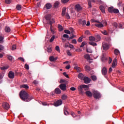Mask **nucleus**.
Masks as SVG:
<instances>
[{"label":"nucleus","instance_id":"f257e3e1","mask_svg":"<svg viewBox=\"0 0 124 124\" xmlns=\"http://www.w3.org/2000/svg\"><path fill=\"white\" fill-rule=\"evenodd\" d=\"M19 96L20 98L25 102H29L33 99V97L30 95L25 91H21L19 93Z\"/></svg>","mask_w":124,"mask_h":124},{"label":"nucleus","instance_id":"f03ea898","mask_svg":"<svg viewBox=\"0 0 124 124\" xmlns=\"http://www.w3.org/2000/svg\"><path fill=\"white\" fill-rule=\"evenodd\" d=\"M45 18L47 21V24L49 25L53 24L55 23V20L54 19H51V15L49 14L45 16Z\"/></svg>","mask_w":124,"mask_h":124},{"label":"nucleus","instance_id":"7ed1b4c3","mask_svg":"<svg viewBox=\"0 0 124 124\" xmlns=\"http://www.w3.org/2000/svg\"><path fill=\"white\" fill-rule=\"evenodd\" d=\"M93 95L95 99H99L101 97V93L97 90L93 89L92 90Z\"/></svg>","mask_w":124,"mask_h":124},{"label":"nucleus","instance_id":"20e7f679","mask_svg":"<svg viewBox=\"0 0 124 124\" xmlns=\"http://www.w3.org/2000/svg\"><path fill=\"white\" fill-rule=\"evenodd\" d=\"M85 87H89V86L86 85H82L78 87V91L79 92L80 94H85V92L83 91V88Z\"/></svg>","mask_w":124,"mask_h":124},{"label":"nucleus","instance_id":"39448f33","mask_svg":"<svg viewBox=\"0 0 124 124\" xmlns=\"http://www.w3.org/2000/svg\"><path fill=\"white\" fill-rule=\"evenodd\" d=\"M102 46H103V49H104V50H108L109 48V45L105 43H103Z\"/></svg>","mask_w":124,"mask_h":124},{"label":"nucleus","instance_id":"423d86ee","mask_svg":"<svg viewBox=\"0 0 124 124\" xmlns=\"http://www.w3.org/2000/svg\"><path fill=\"white\" fill-rule=\"evenodd\" d=\"M2 107L6 110H8L10 108V106L9 104L7 102H4L2 103Z\"/></svg>","mask_w":124,"mask_h":124},{"label":"nucleus","instance_id":"0eeeda50","mask_svg":"<svg viewBox=\"0 0 124 124\" xmlns=\"http://www.w3.org/2000/svg\"><path fill=\"white\" fill-rule=\"evenodd\" d=\"M62 103V100H59L57 101L55 103H54V106H56V107H57L58 106H60V105H61Z\"/></svg>","mask_w":124,"mask_h":124},{"label":"nucleus","instance_id":"6e6552de","mask_svg":"<svg viewBox=\"0 0 124 124\" xmlns=\"http://www.w3.org/2000/svg\"><path fill=\"white\" fill-rule=\"evenodd\" d=\"M78 23L79 25H82L83 26L86 24V21L85 20H82L81 19H78Z\"/></svg>","mask_w":124,"mask_h":124},{"label":"nucleus","instance_id":"1a4fd4ad","mask_svg":"<svg viewBox=\"0 0 124 124\" xmlns=\"http://www.w3.org/2000/svg\"><path fill=\"white\" fill-rule=\"evenodd\" d=\"M8 77L11 79H13L15 78V73L12 71H10L8 73Z\"/></svg>","mask_w":124,"mask_h":124},{"label":"nucleus","instance_id":"9d476101","mask_svg":"<svg viewBox=\"0 0 124 124\" xmlns=\"http://www.w3.org/2000/svg\"><path fill=\"white\" fill-rule=\"evenodd\" d=\"M59 87L60 89L63 91L66 90V86L65 84H61L60 85Z\"/></svg>","mask_w":124,"mask_h":124},{"label":"nucleus","instance_id":"9b49d317","mask_svg":"<svg viewBox=\"0 0 124 124\" xmlns=\"http://www.w3.org/2000/svg\"><path fill=\"white\" fill-rule=\"evenodd\" d=\"M68 109V108L67 106H65L64 107L63 112H64V115H65L66 116H67V115H69V112L67 111Z\"/></svg>","mask_w":124,"mask_h":124},{"label":"nucleus","instance_id":"f8f14e48","mask_svg":"<svg viewBox=\"0 0 124 124\" xmlns=\"http://www.w3.org/2000/svg\"><path fill=\"white\" fill-rule=\"evenodd\" d=\"M96 1H97V0H89L88 5L89 6V8H91V7H92V2H93V3H95Z\"/></svg>","mask_w":124,"mask_h":124},{"label":"nucleus","instance_id":"ddd939ff","mask_svg":"<svg viewBox=\"0 0 124 124\" xmlns=\"http://www.w3.org/2000/svg\"><path fill=\"white\" fill-rule=\"evenodd\" d=\"M83 80H84V83L86 84L90 83L91 81V79L88 77H85Z\"/></svg>","mask_w":124,"mask_h":124},{"label":"nucleus","instance_id":"4468645a","mask_svg":"<svg viewBox=\"0 0 124 124\" xmlns=\"http://www.w3.org/2000/svg\"><path fill=\"white\" fill-rule=\"evenodd\" d=\"M81 9H82V8L81 7L79 4H78L75 6V10L78 12L80 11Z\"/></svg>","mask_w":124,"mask_h":124},{"label":"nucleus","instance_id":"2eb2a0df","mask_svg":"<svg viewBox=\"0 0 124 124\" xmlns=\"http://www.w3.org/2000/svg\"><path fill=\"white\" fill-rule=\"evenodd\" d=\"M95 26H96L99 28H101L104 27V25L102 23H101L99 21V22H98V23L95 24Z\"/></svg>","mask_w":124,"mask_h":124},{"label":"nucleus","instance_id":"dca6fc26","mask_svg":"<svg viewBox=\"0 0 124 124\" xmlns=\"http://www.w3.org/2000/svg\"><path fill=\"white\" fill-rule=\"evenodd\" d=\"M102 74L105 76L107 74V70L106 68L104 67L102 69Z\"/></svg>","mask_w":124,"mask_h":124},{"label":"nucleus","instance_id":"f3484780","mask_svg":"<svg viewBox=\"0 0 124 124\" xmlns=\"http://www.w3.org/2000/svg\"><path fill=\"white\" fill-rule=\"evenodd\" d=\"M45 6H46V9L49 10V9H51L52 7V5L51 4V3H47L45 5Z\"/></svg>","mask_w":124,"mask_h":124},{"label":"nucleus","instance_id":"a211bd4d","mask_svg":"<svg viewBox=\"0 0 124 124\" xmlns=\"http://www.w3.org/2000/svg\"><path fill=\"white\" fill-rule=\"evenodd\" d=\"M86 94L90 97H91L93 95V93H92L90 91H86L85 93Z\"/></svg>","mask_w":124,"mask_h":124},{"label":"nucleus","instance_id":"6ab92c4d","mask_svg":"<svg viewBox=\"0 0 124 124\" xmlns=\"http://www.w3.org/2000/svg\"><path fill=\"white\" fill-rule=\"evenodd\" d=\"M78 78L81 80H83L85 77L83 74L80 73L78 75Z\"/></svg>","mask_w":124,"mask_h":124},{"label":"nucleus","instance_id":"aec40b11","mask_svg":"<svg viewBox=\"0 0 124 124\" xmlns=\"http://www.w3.org/2000/svg\"><path fill=\"white\" fill-rule=\"evenodd\" d=\"M113 11H114V7H110L109 8H108V12L109 13H113Z\"/></svg>","mask_w":124,"mask_h":124},{"label":"nucleus","instance_id":"412c9836","mask_svg":"<svg viewBox=\"0 0 124 124\" xmlns=\"http://www.w3.org/2000/svg\"><path fill=\"white\" fill-rule=\"evenodd\" d=\"M4 30L7 33H9L11 31V29L9 27H5Z\"/></svg>","mask_w":124,"mask_h":124},{"label":"nucleus","instance_id":"4be33fe9","mask_svg":"<svg viewBox=\"0 0 124 124\" xmlns=\"http://www.w3.org/2000/svg\"><path fill=\"white\" fill-rule=\"evenodd\" d=\"M20 88H24L26 89H28L29 88V86L27 84H23L20 86Z\"/></svg>","mask_w":124,"mask_h":124},{"label":"nucleus","instance_id":"5701e85b","mask_svg":"<svg viewBox=\"0 0 124 124\" xmlns=\"http://www.w3.org/2000/svg\"><path fill=\"white\" fill-rule=\"evenodd\" d=\"M100 10H101V12H102L103 14L105 13V7L103 6H100Z\"/></svg>","mask_w":124,"mask_h":124},{"label":"nucleus","instance_id":"b1692460","mask_svg":"<svg viewBox=\"0 0 124 124\" xmlns=\"http://www.w3.org/2000/svg\"><path fill=\"white\" fill-rule=\"evenodd\" d=\"M55 93L56 94H60L61 93V91L59 88H56L55 89Z\"/></svg>","mask_w":124,"mask_h":124},{"label":"nucleus","instance_id":"393cba45","mask_svg":"<svg viewBox=\"0 0 124 124\" xmlns=\"http://www.w3.org/2000/svg\"><path fill=\"white\" fill-rule=\"evenodd\" d=\"M47 51L48 53H51L52 51V49H51V45H49L47 47Z\"/></svg>","mask_w":124,"mask_h":124},{"label":"nucleus","instance_id":"a878e982","mask_svg":"<svg viewBox=\"0 0 124 124\" xmlns=\"http://www.w3.org/2000/svg\"><path fill=\"white\" fill-rule=\"evenodd\" d=\"M16 8L17 11H21L22 10V6L20 4H17L16 6Z\"/></svg>","mask_w":124,"mask_h":124},{"label":"nucleus","instance_id":"bb28decb","mask_svg":"<svg viewBox=\"0 0 124 124\" xmlns=\"http://www.w3.org/2000/svg\"><path fill=\"white\" fill-rule=\"evenodd\" d=\"M66 8L65 7H63L62 8V16H64L65 15V12H66Z\"/></svg>","mask_w":124,"mask_h":124},{"label":"nucleus","instance_id":"cd10ccee","mask_svg":"<svg viewBox=\"0 0 124 124\" xmlns=\"http://www.w3.org/2000/svg\"><path fill=\"white\" fill-rule=\"evenodd\" d=\"M114 53V55L117 56L120 54V51L118 49H115Z\"/></svg>","mask_w":124,"mask_h":124},{"label":"nucleus","instance_id":"c85d7f7f","mask_svg":"<svg viewBox=\"0 0 124 124\" xmlns=\"http://www.w3.org/2000/svg\"><path fill=\"white\" fill-rule=\"evenodd\" d=\"M89 40L91 41V42L95 41V38L93 36H90Z\"/></svg>","mask_w":124,"mask_h":124},{"label":"nucleus","instance_id":"c756f323","mask_svg":"<svg viewBox=\"0 0 124 124\" xmlns=\"http://www.w3.org/2000/svg\"><path fill=\"white\" fill-rule=\"evenodd\" d=\"M89 44L93 46H97V44H96V43L91 41L89 42Z\"/></svg>","mask_w":124,"mask_h":124},{"label":"nucleus","instance_id":"7c9ffc66","mask_svg":"<svg viewBox=\"0 0 124 124\" xmlns=\"http://www.w3.org/2000/svg\"><path fill=\"white\" fill-rule=\"evenodd\" d=\"M58 27L59 31L61 32L63 31V28L62 27V25L59 24Z\"/></svg>","mask_w":124,"mask_h":124},{"label":"nucleus","instance_id":"2f4dec72","mask_svg":"<svg viewBox=\"0 0 124 124\" xmlns=\"http://www.w3.org/2000/svg\"><path fill=\"white\" fill-rule=\"evenodd\" d=\"M74 69L77 70L78 73L81 72L80 68L79 67H78V66L75 67Z\"/></svg>","mask_w":124,"mask_h":124},{"label":"nucleus","instance_id":"473e14b6","mask_svg":"<svg viewBox=\"0 0 124 124\" xmlns=\"http://www.w3.org/2000/svg\"><path fill=\"white\" fill-rule=\"evenodd\" d=\"M59 5V2L58 1H56L55 3H54V7L55 8H56L57 7H58Z\"/></svg>","mask_w":124,"mask_h":124},{"label":"nucleus","instance_id":"72a5a7b5","mask_svg":"<svg viewBox=\"0 0 124 124\" xmlns=\"http://www.w3.org/2000/svg\"><path fill=\"white\" fill-rule=\"evenodd\" d=\"M84 58L86 59H87V60H90L91 57L89 55V54H85L84 55Z\"/></svg>","mask_w":124,"mask_h":124},{"label":"nucleus","instance_id":"f704fd0d","mask_svg":"<svg viewBox=\"0 0 124 124\" xmlns=\"http://www.w3.org/2000/svg\"><path fill=\"white\" fill-rule=\"evenodd\" d=\"M7 58L10 61H12L13 58V56H11V55H7Z\"/></svg>","mask_w":124,"mask_h":124},{"label":"nucleus","instance_id":"c9c22d12","mask_svg":"<svg viewBox=\"0 0 124 124\" xmlns=\"http://www.w3.org/2000/svg\"><path fill=\"white\" fill-rule=\"evenodd\" d=\"M119 13V10L117 9H114L113 13L118 14Z\"/></svg>","mask_w":124,"mask_h":124},{"label":"nucleus","instance_id":"e433bc0d","mask_svg":"<svg viewBox=\"0 0 124 124\" xmlns=\"http://www.w3.org/2000/svg\"><path fill=\"white\" fill-rule=\"evenodd\" d=\"M49 61L50 62H53L54 61H56L55 58H54V57H53V56H50V57L49 58Z\"/></svg>","mask_w":124,"mask_h":124},{"label":"nucleus","instance_id":"4c0bfd02","mask_svg":"<svg viewBox=\"0 0 124 124\" xmlns=\"http://www.w3.org/2000/svg\"><path fill=\"white\" fill-rule=\"evenodd\" d=\"M67 96L66 94H63L62 96V100H65L67 99Z\"/></svg>","mask_w":124,"mask_h":124},{"label":"nucleus","instance_id":"58836bf2","mask_svg":"<svg viewBox=\"0 0 124 124\" xmlns=\"http://www.w3.org/2000/svg\"><path fill=\"white\" fill-rule=\"evenodd\" d=\"M112 25H113V26L115 29H117V27H118V26L117 23H116V22H114V23L112 24Z\"/></svg>","mask_w":124,"mask_h":124},{"label":"nucleus","instance_id":"ea45409f","mask_svg":"<svg viewBox=\"0 0 124 124\" xmlns=\"http://www.w3.org/2000/svg\"><path fill=\"white\" fill-rule=\"evenodd\" d=\"M123 5V2L122 1H119V2L117 3V6L119 7H120V6H122Z\"/></svg>","mask_w":124,"mask_h":124},{"label":"nucleus","instance_id":"a19ab883","mask_svg":"<svg viewBox=\"0 0 124 124\" xmlns=\"http://www.w3.org/2000/svg\"><path fill=\"white\" fill-rule=\"evenodd\" d=\"M85 69L87 72H89L90 70V67L87 65L85 66Z\"/></svg>","mask_w":124,"mask_h":124},{"label":"nucleus","instance_id":"79ce46f5","mask_svg":"<svg viewBox=\"0 0 124 124\" xmlns=\"http://www.w3.org/2000/svg\"><path fill=\"white\" fill-rule=\"evenodd\" d=\"M61 1L62 3L65 4L68 2V1H69V0H61Z\"/></svg>","mask_w":124,"mask_h":124},{"label":"nucleus","instance_id":"37998d69","mask_svg":"<svg viewBox=\"0 0 124 124\" xmlns=\"http://www.w3.org/2000/svg\"><path fill=\"white\" fill-rule=\"evenodd\" d=\"M54 39H55V36L53 35L49 40V42L52 43L54 41Z\"/></svg>","mask_w":124,"mask_h":124},{"label":"nucleus","instance_id":"c03bdc74","mask_svg":"<svg viewBox=\"0 0 124 124\" xmlns=\"http://www.w3.org/2000/svg\"><path fill=\"white\" fill-rule=\"evenodd\" d=\"M91 78L93 80L95 81L97 79V78L95 76H93L91 77Z\"/></svg>","mask_w":124,"mask_h":124},{"label":"nucleus","instance_id":"a18cd8bd","mask_svg":"<svg viewBox=\"0 0 124 124\" xmlns=\"http://www.w3.org/2000/svg\"><path fill=\"white\" fill-rule=\"evenodd\" d=\"M96 38H97V40L99 41L100 40L101 37L99 34H97L96 35Z\"/></svg>","mask_w":124,"mask_h":124},{"label":"nucleus","instance_id":"49530a36","mask_svg":"<svg viewBox=\"0 0 124 124\" xmlns=\"http://www.w3.org/2000/svg\"><path fill=\"white\" fill-rule=\"evenodd\" d=\"M64 32L66 34H71L70 31L68 30H64Z\"/></svg>","mask_w":124,"mask_h":124},{"label":"nucleus","instance_id":"de8ad7c7","mask_svg":"<svg viewBox=\"0 0 124 124\" xmlns=\"http://www.w3.org/2000/svg\"><path fill=\"white\" fill-rule=\"evenodd\" d=\"M86 43L85 42H83L81 45L80 46V47H83L85 45H86Z\"/></svg>","mask_w":124,"mask_h":124},{"label":"nucleus","instance_id":"09e8293b","mask_svg":"<svg viewBox=\"0 0 124 124\" xmlns=\"http://www.w3.org/2000/svg\"><path fill=\"white\" fill-rule=\"evenodd\" d=\"M16 49V45H13L12 47V50H14Z\"/></svg>","mask_w":124,"mask_h":124},{"label":"nucleus","instance_id":"8fccbe9b","mask_svg":"<svg viewBox=\"0 0 124 124\" xmlns=\"http://www.w3.org/2000/svg\"><path fill=\"white\" fill-rule=\"evenodd\" d=\"M50 31L52 33H54V30L52 29V24H51V23H50Z\"/></svg>","mask_w":124,"mask_h":124},{"label":"nucleus","instance_id":"3c124183","mask_svg":"<svg viewBox=\"0 0 124 124\" xmlns=\"http://www.w3.org/2000/svg\"><path fill=\"white\" fill-rule=\"evenodd\" d=\"M111 38L110 37H108L106 38V40L107 42H110L111 41Z\"/></svg>","mask_w":124,"mask_h":124},{"label":"nucleus","instance_id":"603ef678","mask_svg":"<svg viewBox=\"0 0 124 124\" xmlns=\"http://www.w3.org/2000/svg\"><path fill=\"white\" fill-rule=\"evenodd\" d=\"M24 67H25V68L27 70H29L30 69L29 65H28L27 64H25Z\"/></svg>","mask_w":124,"mask_h":124},{"label":"nucleus","instance_id":"864d4df0","mask_svg":"<svg viewBox=\"0 0 124 124\" xmlns=\"http://www.w3.org/2000/svg\"><path fill=\"white\" fill-rule=\"evenodd\" d=\"M98 21L96 20V19H91V22L92 23H98Z\"/></svg>","mask_w":124,"mask_h":124},{"label":"nucleus","instance_id":"5fc2aeb1","mask_svg":"<svg viewBox=\"0 0 124 124\" xmlns=\"http://www.w3.org/2000/svg\"><path fill=\"white\" fill-rule=\"evenodd\" d=\"M5 2L7 4H10L12 2V0H5Z\"/></svg>","mask_w":124,"mask_h":124},{"label":"nucleus","instance_id":"6e6d98bb","mask_svg":"<svg viewBox=\"0 0 124 124\" xmlns=\"http://www.w3.org/2000/svg\"><path fill=\"white\" fill-rule=\"evenodd\" d=\"M118 27L120 29H123V25L121 23H119Z\"/></svg>","mask_w":124,"mask_h":124},{"label":"nucleus","instance_id":"4d7b16f0","mask_svg":"<svg viewBox=\"0 0 124 124\" xmlns=\"http://www.w3.org/2000/svg\"><path fill=\"white\" fill-rule=\"evenodd\" d=\"M82 39L83 38L82 37H80L78 40V42H79V43H81L82 42Z\"/></svg>","mask_w":124,"mask_h":124},{"label":"nucleus","instance_id":"13d9d810","mask_svg":"<svg viewBox=\"0 0 124 124\" xmlns=\"http://www.w3.org/2000/svg\"><path fill=\"white\" fill-rule=\"evenodd\" d=\"M18 60L22 61V62H25V59H24V58H23V57H19L18 58Z\"/></svg>","mask_w":124,"mask_h":124},{"label":"nucleus","instance_id":"bf43d9fd","mask_svg":"<svg viewBox=\"0 0 124 124\" xmlns=\"http://www.w3.org/2000/svg\"><path fill=\"white\" fill-rule=\"evenodd\" d=\"M76 35L72 34V36L70 37L68 39L69 40H71V39H73V38H76Z\"/></svg>","mask_w":124,"mask_h":124},{"label":"nucleus","instance_id":"052dcab7","mask_svg":"<svg viewBox=\"0 0 124 124\" xmlns=\"http://www.w3.org/2000/svg\"><path fill=\"white\" fill-rule=\"evenodd\" d=\"M66 17L67 19H70V16H69V15L68 14V13H66Z\"/></svg>","mask_w":124,"mask_h":124},{"label":"nucleus","instance_id":"680f3d73","mask_svg":"<svg viewBox=\"0 0 124 124\" xmlns=\"http://www.w3.org/2000/svg\"><path fill=\"white\" fill-rule=\"evenodd\" d=\"M63 37L65 38H69V35H68L67 34H64L63 35Z\"/></svg>","mask_w":124,"mask_h":124},{"label":"nucleus","instance_id":"e2e57ef3","mask_svg":"<svg viewBox=\"0 0 124 124\" xmlns=\"http://www.w3.org/2000/svg\"><path fill=\"white\" fill-rule=\"evenodd\" d=\"M102 23L104 24V25H105V26H106L108 24L106 20L102 21Z\"/></svg>","mask_w":124,"mask_h":124},{"label":"nucleus","instance_id":"0e129e2a","mask_svg":"<svg viewBox=\"0 0 124 124\" xmlns=\"http://www.w3.org/2000/svg\"><path fill=\"white\" fill-rule=\"evenodd\" d=\"M102 33H103V34H104L105 35H108V33L106 31H103Z\"/></svg>","mask_w":124,"mask_h":124},{"label":"nucleus","instance_id":"69168bd1","mask_svg":"<svg viewBox=\"0 0 124 124\" xmlns=\"http://www.w3.org/2000/svg\"><path fill=\"white\" fill-rule=\"evenodd\" d=\"M72 44H77V42L76 39H73V40L72 41Z\"/></svg>","mask_w":124,"mask_h":124},{"label":"nucleus","instance_id":"338daca9","mask_svg":"<svg viewBox=\"0 0 124 124\" xmlns=\"http://www.w3.org/2000/svg\"><path fill=\"white\" fill-rule=\"evenodd\" d=\"M55 49L56 50H57V51H60V48H59V46H57L56 47H55Z\"/></svg>","mask_w":124,"mask_h":124},{"label":"nucleus","instance_id":"774afa93","mask_svg":"<svg viewBox=\"0 0 124 124\" xmlns=\"http://www.w3.org/2000/svg\"><path fill=\"white\" fill-rule=\"evenodd\" d=\"M63 75L67 78H69V76L68 75L66 74L65 72L63 73Z\"/></svg>","mask_w":124,"mask_h":124}]
</instances>
